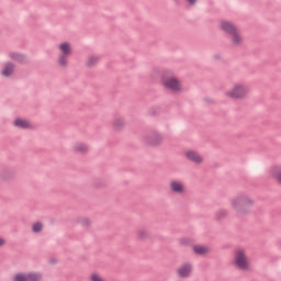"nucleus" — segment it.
Wrapping results in <instances>:
<instances>
[{
  "label": "nucleus",
  "mask_w": 281,
  "mask_h": 281,
  "mask_svg": "<svg viewBox=\"0 0 281 281\" xmlns=\"http://www.w3.org/2000/svg\"><path fill=\"white\" fill-rule=\"evenodd\" d=\"M148 236H149L148 231H146V229H138L137 231V238H139L140 240H144V239L148 238Z\"/></svg>",
  "instance_id": "nucleus-23"
},
{
  "label": "nucleus",
  "mask_w": 281,
  "mask_h": 281,
  "mask_svg": "<svg viewBox=\"0 0 281 281\" xmlns=\"http://www.w3.org/2000/svg\"><path fill=\"white\" fill-rule=\"evenodd\" d=\"M225 95L231 100H246L249 95V87L244 83H235L226 91Z\"/></svg>",
  "instance_id": "nucleus-4"
},
{
  "label": "nucleus",
  "mask_w": 281,
  "mask_h": 281,
  "mask_svg": "<svg viewBox=\"0 0 281 281\" xmlns=\"http://www.w3.org/2000/svg\"><path fill=\"white\" fill-rule=\"evenodd\" d=\"M4 78H10L14 74V65L11 63H7L1 71Z\"/></svg>",
  "instance_id": "nucleus-15"
},
{
  "label": "nucleus",
  "mask_w": 281,
  "mask_h": 281,
  "mask_svg": "<svg viewBox=\"0 0 281 281\" xmlns=\"http://www.w3.org/2000/svg\"><path fill=\"white\" fill-rule=\"evenodd\" d=\"M27 281H41L43 280V274L41 272H29L26 273Z\"/></svg>",
  "instance_id": "nucleus-19"
},
{
  "label": "nucleus",
  "mask_w": 281,
  "mask_h": 281,
  "mask_svg": "<svg viewBox=\"0 0 281 281\" xmlns=\"http://www.w3.org/2000/svg\"><path fill=\"white\" fill-rule=\"evenodd\" d=\"M5 245H7L5 238L3 236H0V249L1 247H5Z\"/></svg>",
  "instance_id": "nucleus-26"
},
{
  "label": "nucleus",
  "mask_w": 281,
  "mask_h": 281,
  "mask_svg": "<svg viewBox=\"0 0 281 281\" xmlns=\"http://www.w3.org/2000/svg\"><path fill=\"white\" fill-rule=\"evenodd\" d=\"M11 56H12V58H13L14 60H23V56H21V55H19V54H12Z\"/></svg>",
  "instance_id": "nucleus-25"
},
{
  "label": "nucleus",
  "mask_w": 281,
  "mask_h": 281,
  "mask_svg": "<svg viewBox=\"0 0 281 281\" xmlns=\"http://www.w3.org/2000/svg\"><path fill=\"white\" fill-rule=\"evenodd\" d=\"M229 206L237 214H249L254 206V199L249 198V195H237L229 201Z\"/></svg>",
  "instance_id": "nucleus-2"
},
{
  "label": "nucleus",
  "mask_w": 281,
  "mask_h": 281,
  "mask_svg": "<svg viewBox=\"0 0 281 281\" xmlns=\"http://www.w3.org/2000/svg\"><path fill=\"white\" fill-rule=\"evenodd\" d=\"M12 281H27V273L18 272L13 276Z\"/></svg>",
  "instance_id": "nucleus-22"
},
{
  "label": "nucleus",
  "mask_w": 281,
  "mask_h": 281,
  "mask_svg": "<svg viewBox=\"0 0 281 281\" xmlns=\"http://www.w3.org/2000/svg\"><path fill=\"white\" fill-rule=\"evenodd\" d=\"M79 223H81V225H91V220L82 217L81 220H79Z\"/></svg>",
  "instance_id": "nucleus-24"
},
{
  "label": "nucleus",
  "mask_w": 281,
  "mask_h": 281,
  "mask_svg": "<svg viewBox=\"0 0 281 281\" xmlns=\"http://www.w3.org/2000/svg\"><path fill=\"white\" fill-rule=\"evenodd\" d=\"M59 52L58 65L59 67H67L69 65V56L74 54L71 42H61L58 44Z\"/></svg>",
  "instance_id": "nucleus-5"
},
{
  "label": "nucleus",
  "mask_w": 281,
  "mask_h": 281,
  "mask_svg": "<svg viewBox=\"0 0 281 281\" xmlns=\"http://www.w3.org/2000/svg\"><path fill=\"white\" fill-rule=\"evenodd\" d=\"M32 232L34 234H41V232H43V223L41 222H35L32 227H31Z\"/></svg>",
  "instance_id": "nucleus-21"
},
{
  "label": "nucleus",
  "mask_w": 281,
  "mask_h": 281,
  "mask_svg": "<svg viewBox=\"0 0 281 281\" xmlns=\"http://www.w3.org/2000/svg\"><path fill=\"white\" fill-rule=\"evenodd\" d=\"M193 251L198 256H207V254H210V247L203 245H195L193 246Z\"/></svg>",
  "instance_id": "nucleus-14"
},
{
  "label": "nucleus",
  "mask_w": 281,
  "mask_h": 281,
  "mask_svg": "<svg viewBox=\"0 0 281 281\" xmlns=\"http://www.w3.org/2000/svg\"><path fill=\"white\" fill-rule=\"evenodd\" d=\"M268 175L270 179L276 181V183H279L281 186V165H274L270 167Z\"/></svg>",
  "instance_id": "nucleus-10"
},
{
  "label": "nucleus",
  "mask_w": 281,
  "mask_h": 281,
  "mask_svg": "<svg viewBox=\"0 0 281 281\" xmlns=\"http://www.w3.org/2000/svg\"><path fill=\"white\" fill-rule=\"evenodd\" d=\"M112 126L114 131H122L126 126V121L122 117L115 119Z\"/></svg>",
  "instance_id": "nucleus-17"
},
{
  "label": "nucleus",
  "mask_w": 281,
  "mask_h": 281,
  "mask_svg": "<svg viewBox=\"0 0 281 281\" xmlns=\"http://www.w3.org/2000/svg\"><path fill=\"white\" fill-rule=\"evenodd\" d=\"M229 41L233 47H240L243 43H245V38H243V35L238 29L229 35Z\"/></svg>",
  "instance_id": "nucleus-11"
},
{
  "label": "nucleus",
  "mask_w": 281,
  "mask_h": 281,
  "mask_svg": "<svg viewBox=\"0 0 281 281\" xmlns=\"http://www.w3.org/2000/svg\"><path fill=\"white\" fill-rule=\"evenodd\" d=\"M184 157L188 161H191V164H196L198 166L203 164V156L194 149L184 151Z\"/></svg>",
  "instance_id": "nucleus-7"
},
{
  "label": "nucleus",
  "mask_w": 281,
  "mask_h": 281,
  "mask_svg": "<svg viewBox=\"0 0 281 281\" xmlns=\"http://www.w3.org/2000/svg\"><path fill=\"white\" fill-rule=\"evenodd\" d=\"M89 281H106V279L100 272H92L89 276Z\"/></svg>",
  "instance_id": "nucleus-20"
},
{
  "label": "nucleus",
  "mask_w": 281,
  "mask_h": 281,
  "mask_svg": "<svg viewBox=\"0 0 281 281\" xmlns=\"http://www.w3.org/2000/svg\"><path fill=\"white\" fill-rule=\"evenodd\" d=\"M161 142H164V135L159 133H154L149 137V144L153 146H157L158 144H161Z\"/></svg>",
  "instance_id": "nucleus-16"
},
{
  "label": "nucleus",
  "mask_w": 281,
  "mask_h": 281,
  "mask_svg": "<svg viewBox=\"0 0 281 281\" xmlns=\"http://www.w3.org/2000/svg\"><path fill=\"white\" fill-rule=\"evenodd\" d=\"M193 269L194 267L191 262H184L177 268L176 274L178 276V278L182 279L190 278V276H192Z\"/></svg>",
  "instance_id": "nucleus-6"
},
{
  "label": "nucleus",
  "mask_w": 281,
  "mask_h": 281,
  "mask_svg": "<svg viewBox=\"0 0 281 281\" xmlns=\"http://www.w3.org/2000/svg\"><path fill=\"white\" fill-rule=\"evenodd\" d=\"M160 85L167 91H171L172 93H181L183 91V83H181V79L175 76L172 70H165L160 77Z\"/></svg>",
  "instance_id": "nucleus-1"
},
{
  "label": "nucleus",
  "mask_w": 281,
  "mask_h": 281,
  "mask_svg": "<svg viewBox=\"0 0 281 281\" xmlns=\"http://www.w3.org/2000/svg\"><path fill=\"white\" fill-rule=\"evenodd\" d=\"M13 125L16 126V128H32V123L25 119H15L13 121Z\"/></svg>",
  "instance_id": "nucleus-13"
},
{
  "label": "nucleus",
  "mask_w": 281,
  "mask_h": 281,
  "mask_svg": "<svg viewBox=\"0 0 281 281\" xmlns=\"http://www.w3.org/2000/svg\"><path fill=\"white\" fill-rule=\"evenodd\" d=\"M71 148L74 153H81V154L89 153V145L82 142L74 143Z\"/></svg>",
  "instance_id": "nucleus-12"
},
{
  "label": "nucleus",
  "mask_w": 281,
  "mask_h": 281,
  "mask_svg": "<svg viewBox=\"0 0 281 281\" xmlns=\"http://www.w3.org/2000/svg\"><path fill=\"white\" fill-rule=\"evenodd\" d=\"M98 63H100V57L95 56V55H91L86 59V65L88 67H95V65H98Z\"/></svg>",
  "instance_id": "nucleus-18"
},
{
  "label": "nucleus",
  "mask_w": 281,
  "mask_h": 281,
  "mask_svg": "<svg viewBox=\"0 0 281 281\" xmlns=\"http://www.w3.org/2000/svg\"><path fill=\"white\" fill-rule=\"evenodd\" d=\"M225 214H227V212L226 211H220L218 213H217V216H225Z\"/></svg>",
  "instance_id": "nucleus-27"
},
{
  "label": "nucleus",
  "mask_w": 281,
  "mask_h": 281,
  "mask_svg": "<svg viewBox=\"0 0 281 281\" xmlns=\"http://www.w3.org/2000/svg\"><path fill=\"white\" fill-rule=\"evenodd\" d=\"M233 265L239 271H251V261L246 249L239 248L234 251Z\"/></svg>",
  "instance_id": "nucleus-3"
},
{
  "label": "nucleus",
  "mask_w": 281,
  "mask_h": 281,
  "mask_svg": "<svg viewBox=\"0 0 281 281\" xmlns=\"http://www.w3.org/2000/svg\"><path fill=\"white\" fill-rule=\"evenodd\" d=\"M169 190L173 194H186V183L181 180H171L169 182Z\"/></svg>",
  "instance_id": "nucleus-8"
},
{
  "label": "nucleus",
  "mask_w": 281,
  "mask_h": 281,
  "mask_svg": "<svg viewBox=\"0 0 281 281\" xmlns=\"http://www.w3.org/2000/svg\"><path fill=\"white\" fill-rule=\"evenodd\" d=\"M188 3H190L191 5H194V3H196V0H187Z\"/></svg>",
  "instance_id": "nucleus-28"
},
{
  "label": "nucleus",
  "mask_w": 281,
  "mask_h": 281,
  "mask_svg": "<svg viewBox=\"0 0 281 281\" xmlns=\"http://www.w3.org/2000/svg\"><path fill=\"white\" fill-rule=\"evenodd\" d=\"M220 30H222V32H225L226 34H228V36H231V34H234V32L238 30V26H236V24L227 20H223L220 22Z\"/></svg>",
  "instance_id": "nucleus-9"
}]
</instances>
